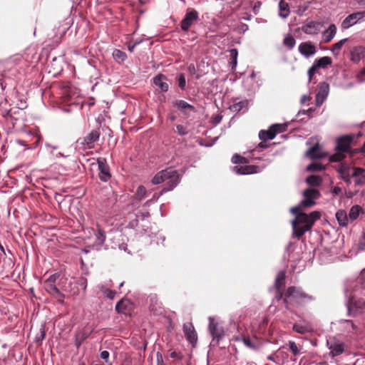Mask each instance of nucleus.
<instances>
[{
    "label": "nucleus",
    "mask_w": 365,
    "mask_h": 365,
    "mask_svg": "<svg viewBox=\"0 0 365 365\" xmlns=\"http://www.w3.org/2000/svg\"><path fill=\"white\" fill-rule=\"evenodd\" d=\"M6 66L12 68L13 66L17 67L16 71L21 73L28 68L31 63L27 58H24V56L19 53L14 54L10 56L6 61Z\"/></svg>",
    "instance_id": "9"
},
{
    "label": "nucleus",
    "mask_w": 365,
    "mask_h": 365,
    "mask_svg": "<svg viewBox=\"0 0 365 365\" xmlns=\"http://www.w3.org/2000/svg\"><path fill=\"white\" fill-rule=\"evenodd\" d=\"M271 126L272 129L276 131V135L284 132L287 127L286 124H274Z\"/></svg>",
    "instance_id": "53"
},
{
    "label": "nucleus",
    "mask_w": 365,
    "mask_h": 365,
    "mask_svg": "<svg viewBox=\"0 0 365 365\" xmlns=\"http://www.w3.org/2000/svg\"><path fill=\"white\" fill-rule=\"evenodd\" d=\"M101 135V128H97L91 130L86 136L79 138L77 143L85 150L93 149L95 148L96 143L99 140Z\"/></svg>",
    "instance_id": "7"
},
{
    "label": "nucleus",
    "mask_w": 365,
    "mask_h": 365,
    "mask_svg": "<svg viewBox=\"0 0 365 365\" xmlns=\"http://www.w3.org/2000/svg\"><path fill=\"white\" fill-rule=\"evenodd\" d=\"M365 21V11H356L348 15L341 22V29H348Z\"/></svg>",
    "instance_id": "11"
},
{
    "label": "nucleus",
    "mask_w": 365,
    "mask_h": 365,
    "mask_svg": "<svg viewBox=\"0 0 365 365\" xmlns=\"http://www.w3.org/2000/svg\"><path fill=\"white\" fill-rule=\"evenodd\" d=\"M317 68L316 66H314V65L313 64V66L309 68V69L308 70V76H309V81H311L312 80V76L315 73L316 71H317Z\"/></svg>",
    "instance_id": "57"
},
{
    "label": "nucleus",
    "mask_w": 365,
    "mask_h": 365,
    "mask_svg": "<svg viewBox=\"0 0 365 365\" xmlns=\"http://www.w3.org/2000/svg\"><path fill=\"white\" fill-rule=\"evenodd\" d=\"M116 202V197H114L113 192H112V197L108 199V205H106V209H109L113 206Z\"/></svg>",
    "instance_id": "56"
},
{
    "label": "nucleus",
    "mask_w": 365,
    "mask_h": 365,
    "mask_svg": "<svg viewBox=\"0 0 365 365\" xmlns=\"http://www.w3.org/2000/svg\"><path fill=\"white\" fill-rule=\"evenodd\" d=\"M304 200H302V205L306 207L314 206L316 202L315 200L320 197V192L318 190L308 188L304 191Z\"/></svg>",
    "instance_id": "15"
},
{
    "label": "nucleus",
    "mask_w": 365,
    "mask_h": 365,
    "mask_svg": "<svg viewBox=\"0 0 365 365\" xmlns=\"http://www.w3.org/2000/svg\"><path fill=\"white\" fill-rule=\"evenodd\" d=\"M302 288L301 287L290 286L284 292V303L285 308L289 309L290 306L298 307L299 304L300 293Z\"/></svg>",
    "instance_id": "5"
},
{
    "label": "nucleus",
    "mask_w": 365,
    "mask_h": 365,
    "mask_svg": "<svg viewBox=\"0 0 365 365\" xmlns=\"http://www.w3.org/2000/svg\"><path fill=\"white\" fill-rule=\"evenodd\" d=\"M303 208L302 202L297 206L291 208V212L294 215L295 219L292 222L293 237L300 239L307 231L310 230L315 222L320 219L322 215L319 211H312L309 214L302 212Z\"/></svg>",
    "instance_id": "1"
},
{
    "label": "nucleus",
    "mask_w": 365,
    "mask_h": 365,
    "mask_svg": "<svg viewBox=\"0 0 365 365\" xmlns=\"http://www.w3.org/2000/svg\"><path fill=\"white\" fill-rule=\"evenodd\" d=\"M296 44V41L294 38L288 34L286 36L283 40V45L288 48V50H292Z\"/></svg>",
    "instance_id": "44"
},
{
    "label": "nucleus",
    "mask_w": 365,
    "mask_h": 365,
    "mask_svg": "<svg viewBox=\"0 0 365 365\" xmlns=\"http://www.w3.org/2000/svg\"><path fill=\"white\" fill-rule=\"evenodd\" d=\"M146 192V188L143 185L138 186L135 192L136 198L138 200H141L143 198L145 197Z\"/></svg>",
    "instance_id": "49"
},
{
    "label": "nucleus",
    "mask_w": 365,
    "mask_h": 365,
    "mask_svg": "<svg viewBox=\"0 0 365 365\" xmlns=\"http://www.w3.org/2000/svg\"><path fill=\"white\" fill-rule=\"evenodd\" d=\"M336 220L340 226H341V227L347 226L349 220L347 213L345 210H339L336 212Z\"/></svg>",
    "instance_id": "28"
},
{
    "label": "nucleus",
    "mask_w": 365,
    "mask_h": 365,
    "mask_svg": "<svg viewBox=\"0 0 365 365\" xmlns=\"http://www.w3.org/2000/svg\"><path fill=\"white\" fill-rule=\"evenodd\" d=\"M356 167L351 166L346 163H341L336 168V171L339 174L340 178L347 185L351 183V178H353L352 173Z\"/></svg>",
    "instance_id": "13"
},
{
    "label": "nucleus",
    "mask_w": 365,
    "mask_h": 365,
    "mask_svg": "<svg viewBox=\"0 0 365 365\" xmlns=\"http://www.w3.org/2000/svg\"><path fill=\"white\" fill-rule=\"evenodd\" d=\"M230 64L232 65V68H235L237 63V56L238 51L237 48H232L230 50Z\"/></svg>",
    "instance_id": "46"
},
{
    "label": "nucleus",
    "mask_w": 365,
    "mask_h": 365,
    "mask_svg": "<svg viewBox=\"0 0 365 365\" xmlns=\"http://www.w3.org/2000/svg\"><path fill=\"white\" fill-rule=\"evenodd\" d=\"M268 147V145L266 143V141L261 142L258 144L257 148V149H264Z\"/></svg>",
    "instance_id": "63"
},
{
    "label": "nucleus",
    "mask_w": 365,
    "mask_h": 365,
    "mask_svg": "<svg viewBox=\"0 0 365 365\" xmlns=\"http://www.w3.org/2000/svg\"><path fill=\"white\" fill-rule=\"evenodd\" d=\"M285 346H289L290 351H292L294 356H297L301 354L300 349L298 348L297 344L294 341H289Z\"/></svg>",
    "instance_id": "48"
},
{
    "label": "nucleus",
    "mask_w": 365,
    "mask_h": 365,
    "mask_svg": "<svg viewBox=\"0 0 365 365\" xmlns=\"http://www.w3.org/2000/svg\"><path fill=\"white\" fill-rule=\"evenodd\" d=\"M164 80H166V77L163 74H158L153 78L154 84L158 86L162 92H166L169 88L168 84L164 81Z\"/></svg>",
    "instance_id": "25"
},
{
    "label": "nucleus",
    "mask_w": 365,
    "mask_h": 365,
    "mask_svg": "<svg viewBox=\"0 0 365 365\" xmlns=\"http://www.w3.org/2000/svg\"><path fill=\"white\" fill-rule=\"evenodd\" d=\"M347 41L348 38H343L339 41L338 42L334 43L332 45V48H331V52L334 55L337 56L339 53V51Z\"/></svg>",
    "instance_id": "45"
},
{
    "label": "nucleus",
    "mask_w": 365,
    "mask_h": 365,
    "mask_svg": "<svg viewBox=\"0 0 365 365\" xmlns=\"http://www.w3.org/2000/svg\"><path fill=\"white\" fill-rule=\"evenodd\" d=\"M354 139V135H344L336 139L335 151H341L344 153H349L351 144Z\"/></svg>",
    "instance_id": "12"
},
{
    "label": "nucleus",
    "mask_w": 365,
    "mask_h": 365,
    "mask_svg": "<svg viewBox=\"0 0 365 365\" xmlns=\"http://www.w3.org/2000/svg\"><path fill=\"white\" fill-rule=\"evenodd\" d=\"M100 292L108 299H113L116 295V292L108 288L104 284H99L98 286Z\"/></svg>",
    "instance_id": "34"
},
{
    "label": "nucleus",
    "mask_w": 365,
    "mask_h": 365,
    "mask_svg": "<svg viewBox=\"0 0 365 365\" xmlns=\"http://www.w3.org/2000/svg\"><path fill=\"white\" fill-rule=\"evenodd\" d=\"M248 106L247 100L241 101L230 106L229 109L234 113H239Z\"/></svg>",
    "instance_id": "36"
},
{
    "label": "nucleus",
    "mask_w": 365,
    "mask_h": 365,
    "mask_svg": "<svg viewBox=\"0 0 365 365\" xmlns=\"http://www.w3.org/2000/svg\"><path fill=\"white\" fill-rule=\"evenodd\" d=\"M292 329L295 332L301 334H304L311 331V329L309 326L301 324H294L292 327Z\"/></svg>",
    "instance_id": "41"
},
{
    "label": "nucleus",
    "mask_w": 365,
    "mask_h": 365,
    "mask_svg": "<svg viewBox=\"0 0 365 365\" xmlns=\"http://www.w3.org/2000/svg\"><path fill=\"white\" fill-rule=\"evenodd\" d=\"M306 156L312 160L322 159L327 156V153L321 152L319 145L317 143L306 152Z\"/></svg>",
    "instance_id": "23"
},
{
    "label": "nucleus",
    "mask_w": 365,
    "mask_h": 365,
    "mask_svg": "<svg viewBox=\"0 0 365 365\" xmlns=\"http://www.w3.org/2000/svg\"><path fill=\"white\" fill-rule=\"evenodd\" d=\"M290 14L289 4L284 0L279 2V16L282 19H286Z\"/></svg>",
    "instance_id": "29"
},
{
    "label": "nucleus",
    "mask_w": 365,
    "mask_h": 365,
    "mask_svg": "<svg viewBox=\"0 0 365 365\" xmlns=\"http://www.w3.org/2000/svg\"><path fill=\"white\" fill-rule=\"evenodd\" d=\"M358 250L365 251V227L363 229L358 242Z\"/></svg>",
    "instance_id": "50"
},
{
    "label": "nucleus",
    "mask_w": 365,
    "mask_h": 365,
    "mask_svg": "<svg viewBox=\"0 0 365 365\" xmlns=\"http://www.w3.org/2000/svg\"><path fill=\"white\" fill-rule=\"evenodd\" d=\"M157 365H165L162 355L159 353L157 354Z\"/></svg>",
    "instance_id": "61"
},
{
    "label": "nucleus",
    "mask_w": 365,
    "mask_h": 365,
    "mask_svg": "<svg viewBox=\"0 0 365 365\" xmlns=\"http://www.w3.org/2000/svg\"><path fill=\"white\" fill-rule=\"evenodd\" d=\"M286 272L284 270L279 271L275 278L274 289H282L285 286Z\"/></svg>",
    "instance_id": "27"
},
{
    "label": "nucleus",
    "mask_w": 365,
    "mask_h": 365,
    "mask_svg": "<svg viewBox=\"0 0 365 365\" xmlns=\"http://www.w3.org/2000/svg\"><path fill=\"white\" fill-rule=\"evenodd\" d=\"M176 132L179 135L183 136L188 133L187 129L182 125H176Z\"/></svg>",
    "instance_id": "54"
},
{
    "label": "nucleus",
    "mask_w": 365,
    "mask_h": 365,
    "mask_svg": "<svg viewBox=\"0 0 365 365\" xmlns=\"http://www.w3.org/2000/svg\"><path fill=\"white\" fill-rule=\"evenodd\" d=\"M320 26L321 24L319 22L310 21L302 26V30L307 34H317L320 30Z\"/></svg>",
    "instance_id": "22"
},
{
    "label": "nucleus",
    "mask_w": 365,
    "mask_h": 365,
    "mask_svg": "<svg viewBox=\"0 0 365 365\" xmlns=\"http://www.w3.org/2000/svg\"><path fill=\"white\" fill-rule=\"evenodd\" d=\"M306 182L311 186H319L322 182V179L318 175H310L307 178Z\"/></svg>",
    "instance_id": "42"
},
{
    "label": "nucleus",
    "mask_w": 365,
    "mask_h": 365,
    "mask_svg": "<svg viewBox=\"0 0 365 365\" xmlns=\"http://www.w3.org/2000/svg\"><path fill=\"white\" fill-rule=\"evenodd\" d=\"M299 53L305 56L306 58H309L311 56H313L317 50L314 45L312 43V42H303L299 46Z\"/></svg>",
    "instance_id": "20"
},
{
    "label": "nucleus",
    "mask_w": 365,
    "mask_h": 365,
    "mask_svg": "<svg viewBox=\"0 0 365 365\" xmlns=\"http://www.w3.org/2000/svg\"><path fill=\"white\" fill-rule=\"evenodd\" d=\"M242 341H243L244 344L247 346L248 348L250 349H252L253 350H257L259 349V345L254 343L249 337H242L241 338ZM235 340L236 341H240V337H236L235 338Z\"/></svg>",
    "instance_id": "43"
},
{
    "label": "nucleus",
    "mask_w": 365,
    "mask_h": 365,
    "mask_svg": "<svg viewBox=\"0 0 365 365\" xmlns=\"http://www.w3.org/2000/svg\"><path fill=\"white\" fill-rule=\"evenodd\" d=\"M46 336V331L43 328L41 329V334L39 336L36 337L37 341H42Z\"/></svg>",
    "instance_id": "60"
},
{
    "label": "nucleus",
    "mask_w": 365,
    "mask_h": 365,
    "mask_svg": "<svg viewBox=\"0 0 365 365\" xmlns=\"http://www.w3.org/2000/svg\"><path fill=\"white\" fill-rule=\"evenodd\" d=\"M106 232L98 226V230L95 232V243L96 245H102L105 242Z\"/></svg>",
    "instance_id": "37"
},
{
    "label": "nucleus",
    "mask_w": 365,
    "mask_h": 365,
    "mask_svg": "<svg viewBox=\"0 0 365 365\" xmlns=\"http://www.w3.org/2000/svg\"><path fill=\"white\" fill-rule=\"evenodd\" d=\"M97 163L99 171V179L103 182H108L111 178V173L106 159L105 158H98L97 159Z\"/></svg>",
    "instance_id": "14"
},
{
    "label": "nucleus",
    "mask_w": 365,
    "mask_h": 365,
    "mask_svg": "<svg viewBox=\"0 0 365 365\" xmlns=\"http://www.w3.org/2000/svg\"><path fill=\"white\" fill-rule=\"evenodd\" d=\"M110 354L108 351H103L101 352V357L106 361H108Z\"/></svg>",
    "instance_id": "59"
},
{
    "label": "nucleus",
    "mask_w": 365,
    "mask_h": 365,
    "mask_svg": "<svg viewBox=\"0 0 365 365\" xmlns=\"http://www.w3.org/2000/svg\"><path fill=\"white\" fill-rule=\"evenodd\" d=\"M353 178H355L354 183L356 186L365 185V169L362 168H355L352 173Z\"/></svg>",
    "instance_id": "24"
},
{
    "label": "nucleus",
    "mask_w": 365,
    "mask_h": 365,
    "mask_svg": "<svg viewBox=\"0 0 365 365\" xmlns=\"http://www.w3.org/2000/svg\"><path fill=\"white\" fill-rule=\"evenodd\" d=\"M232 162L234 164H244L247 163V160L245 157L238 154H235L232 158Z\"/></svg>",
    "instance_id": "51"
},
{
    "label": "nucleus",
    "mask_w": 365,
    "mask_h": 365,
    "mask_svg": "<svg viewBox=\"0 0 365 365\" xmlns=\"http://www.w3.org/2000/svg\"><path fill=\"white\" fill-rule=\"evenodd\" d=\"M182 329L186 340L193 346H195L197 342V334L192 323H185Z\"/></svg>",
    "instance_id": "16"
},
{
    "label": "nucleus",
    "mask_w": 365,
    "mask_h": 365,
    "mask_svg": "<svg viewBox=\"0 0 365 365\" xmlns=\"http://www.w3.org/2000/svg\"><path fill=\"white\" fill-rule=\"evenodd\" d=\"M259 168L257 165H236L233 167V171L238 175H249L259 172Z\"/></svg>",
    "instance_id": "21"
},
{
    "label": "nucleus",
    "mask_w": 365,
    "mask_h": 365,
    "mask_svg": "<svg viewBox=\"0 0 365 365\" xmlns=\"http://www.w3.org/2000/svg\"><path fill=\"white\" fill-rule=\"evenodd\" d=\"M200 20L199 13L194 9H187L186 13L182 21H180V28L185 31L187 32L192 24Z\"/></svg>",
    "instance_id": "10"
},
{
    "label": "nucleus",
    "mask_w": 365,
    "mask_h": 365,
    "mask_svg": "<svg viewBox=\"0 0 365 365\" xmlns=\"http://www.w3.org/2000/svg\"><path fill=\"white\" fill-rule=\"evenodd\" d=\"M222 119V116L220 115H216L214 118H213V122L215 123V124H218L221 122Z\"/></svg>",
    "instance_id": "64"
},
{
    "label": "nucleus",
    "mask_w": 365,
    "mask_h": 365,
    "mask_svg": "<svg viewBox=\"0 0 365 365\" xmlns=\"http://www.w3.org/2000/svg\"><path fill=\"white\" fill-rule=\"evenodd\" d=\"M178 81L179 88L182 91H185L186 88V80L185 76L183 73H180L178 76Z\"/></svg>",
    "instance_id": "52"
},
{
    "label": "nucleus",
    "mask_w": 365,
    "mask_h": 365,
    "mask_svg": "<svg viewBox=\"0 0 365 365\" xmlns=\"http://www.w3.org/2000/svg\"><path fill=\"white\" fill-rule=\"evenodd\" d=\"M174 106L178 108L179 110L185 112L186 110H190V111H195V108L191 104L187 103L183 100H177L174 102Z\"/></svg>",
    "instance_id": "33"
},
{
    "label": "nucleus",
    "mask_w": 365,
    "mask_h": 365,
    "mask_svg": "<svg viewBox=\"0 0 365 365\" xmlns=\"http://www.w3.org/2000/svg\"><path fill=\"white\" fill-rule=\"evenodd\" d=\"M208 330L212 336L210 346H216L225 336L224 327L212 317L209 318Z\"/></svg>",
    "instance_id": "6"
},
{
    "label": "nucleus",
    "mask_w": 365,
    "mask_h": 365,
    "mask_svg": "<svg viewBox=\"0 0 365 365\" xmlns=\"http://www.w3.org/2000/svg\"><path fill=\"white\" fill-rule=\"evenodd\" d=\"M165 182L162 193L173 190L180 182V176L176 170L168 168L157 173L153 178V185H159Z\"/></svg>",
    "instance_id": "3"
},
{
    "label": "nucleus",
    "mask_w": 365,
    "mask_h": 365,
    "mask_svg": "<svg viewBox=\"0 0 365 365\" xmlns=\"http://www.w3.org/2000/svg\"><path fill=\"white\" fill-rule=\"evenodd\" d=\"M340 324L343 325V327L346 329L348 333L355 334L359 331V327L355 323L350 319H341Z\"/></svg>",
    "instance_id": "26"
},
{
    "label": "nucleus",
    "mask_w": 365,
    "mask_h": 365,
    "mask_svg": "<svg viewBox=\"0 0 365 365\" xmlns=\"http://www.w3.org/2000/svg\"><path fill=\"white\" fill-rule=\"evenodd\" d=\"M299 304V307L304 305L305 303L310 302L315 300V297L308 293H306L303 289L300 293Z\"/></svg>",
    "instance_id": "39"
},
{
    "label": "nucleus",
    "mask_w": 365,
    "mask_h": 365,
    "mask_svg": "<svg viewBox=\"0 0 365 365\" xmlns=\"http://www.w3.org/2000/svg\"><path fill=\"white\" fill-rule=\"evenodd\" d=\"M329 93V84L326 82H322L319 84V92L316 95V105L319 106L326 100Z\"/></svg>",
    "instance_id": "19"
},
{
    "label": "nucleus",
    "mask_w": 365,
    "mask_h": 365,
    "mask_svg": "<svg viewBox=\"0 0 365 365\" xmlns=\"http://www.w3.org/2000/svg\"><path fill=\"white\" fill-rule=\"evenodd\" d=\"M346 153L341 151H336V153L329 158L330 163H341L346 158Z\"/></svg>",
    "instance_id": "40"
},
{
    "label": "nucleus",
    "mask_w": 365,
    "mask_h": 365,
    "mask_svg": "<svg viewBox=\"0 0 365 365\" xmlns=\"http://www.w3.org/2000/svg\"><path fill=\"white\" fill-rule=\"evenodd\" d=\"M133 308V303L128 299H122L115 305V311L118 314L130 315Z\"/></svg>",
    "instance_id": "17"
},
{
    "label": "nucleus",
    "mask_w": 365,
    "mask_h": 365,
    "mask_svg": "<svg viewBox=\"0 0 365 365\" xmlns=\"http://www.w3.org/2000/svg\"><path fill=\"white\" fill-rule=\"evenodd\" d=\"M365 57V47L363 46H354L350 50V61L354 63H358Z\"/></svg>",
    "instance_id": "18"
},
{
    "label": "nucleus",
    "mask_w": 365,
    "mask_h": 365,
    "mask_svg": "<svg viewBox=\"0 0 365 365\" xmlns=\"http://www.w3.org/2000/svg\"><path fill=\"white\" fill-rule=\"evenodd\" d=\"M347 314L355 317L365 311V299L356 296L349 298L346 302Z\"/></svg>",
    "instance_id": "4"
},
{
    "label": "nucleus",
    "mask_w": 365,
    "mask_h": 365,
    "mask_svg": "<svg viewBox=\"0 0 365 365\" xmlns=\"http://www.w3.org/2000/svg\"><path fill=\"white\" fill-rule=\"evenodd\" d=\"M336 33V27L334 24H331L329 28L323 33V38L325 43L331 41Z\"/></svg>",
    "instance_id": "30"
},
{
    "label": "nucleus",
    "mask_w": 365,
    "mask_h": 365,
    "mask_svg": "<svg viewBox=\"0 0 365 365\" xmlns=\"http://www.w3.org/2000/svg\"><path fill=\"white\" fill-rule=\"evenodd\" d=\"M275 299L277 301H279L281 299H284V293L282 292V289H275Z\"/></svg>",
    "instance_id": "55"
},
{
    "label": "nucleus",
    "mask_w": 365,
    "mask_h": 365,
    "mask_svg": "<svg viewBox=\"0 0 365 365\" xmlns=\"http://www.w3.org/2000/svg\"><path fill=\"white\" fill-rule=\"evenodd\" d=\"M276 136V131L272 129V126L267 130H262L259 133V138L262 141L272 140Z\"/></svg>",
    "instance_id": "32"
},
{
    "label": "nucleus",
    "mask_w": 365,
    "mask_h": 365,
    "mask_svg": "<svg viewBox=\"0 0 365 365\" xmlns=\"http://www.w3.org/2000/svg\"><path fill=\"white\" fill-rule=\"evenodd\" d=\"M332 63V60L329 56H324L316 59L314 62V66H316L317 69L318 68H325L328 66Z\"/></svg>",
    "instance_id": "31"
},
{
    "label": "nucleus",
    "mask_w": 365,
    "mask_h": 365,
    "mask_svg": "<svg viewBox=\"0 0 365 365\" xmlns=\"http://www.w3.org/2000/svg\"><path fill=\"white\" fill-rule=\"evenodd\" d=\"M164 193H162V191L160 192V193H155L153 195V198L150 200H148L146 202V204L148 205L150 202L152 201H157L158 200V198L163 195Z\"/></svg>",
    "instance_id": "58"
},
{
    "label": "nucleus",
    "mask_w": 365,
    "mask_h": 365,
    "mask_svg": "<svg viewBox=\"0 0 365 365\" xmlns=\"http://www.w3.org/2000/svg\"><path fill=\"white\" fill-rule=\"evenodd\" d=\"M68 279L59 273H55L51 275L43 282L45 290L58 304H65V294L63 292L68 291Z\"/></svg>",
    "instance_id": "2"
},
{
    "label": "nucleus",
    "mask_w": 365,
    "mask_h": 365,
    "mask_svg": "<svg viewBox=\"0 0 365 365\" xmlns=\"http://www.w3.org/2000/svg\"><path fill=\"white\" fill-rule=\"evenodd\" d=\"M324 170V166L320 163H312L307 167V170L309 172H318Z\"/></svg>",
    "instance_id": "47"
},
{
    "label": "nucleus",
    "mask_w": 365,
    "mask_h": 365,
    "mask_svg": "<svg viewBox=\"0 0 365 365\" xmlns=\"http://www.w3.org/2000/svg\"><path fill=\"white\" fill-rule=\"evenodd\" d=\"M327 346L331 358L341 355L347 349V345L340 339L333 336L327 341Z\"/></svg>",
    "instance_id": "8"
},
{
    "label": "nucleus",
    "mask_w": 365,
    "mask_h": 365,
    "mask_svg": "<svg viewBox=\"0 0 365 365\" xmlns=\"http://www.w3.org/2000/svg\"><path fill=\"white\" fill-rule=\"evenodd\" d=\"M361 210V207L359 205L352 206L349 212V220L351 222L356 220L358 218Z\"/></svg>",
    "instance_id": "38"
},
{
    "label": "nucleus",
    "mask_w": 365,
    "mask_h": 365,
    "mask_svg": "<svg viewBox=\"0 0 365 365\" xmlns=\"http://www.w3.org/2000/svg\"><path fill=\"white\" fill-rule=\"evenodd\" d=\"M341 192V187L336 186L332 189V193L335 195H339Z\"/></svg>",
    "instance_id": "62"
},
{
    "label": "nucleus",
    "mask_w": 365,
    "mask_h": 365,
    "mask_svg": "<svg viewBox=\"0 0 365 365\" xmlns=\"http://www.w3.org/2000/svg\"><path fill=\"white\" fill-rule=\"evenodd\" d=\"M113 58L118 64H122L127 58V55L120 49H115L112 53Z\"/></svg>",
    "instance_id": "35"
}]
</instances>
